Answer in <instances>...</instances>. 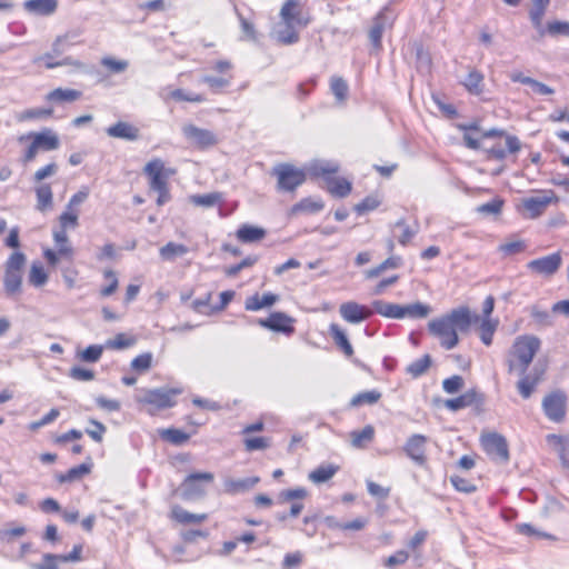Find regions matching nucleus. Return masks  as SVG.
I'll use <instances>...</instances> for the list:
<instances>
[{"label": "nucleus", "mask_w": 569, "mask_h": 569, "mask_svg": "<svg viewBox=\"0 0 569 569\" xmlns=\"http://www.w3.org/2000/svg\"><path fill=\"white\" fill-rule=\"evenodd\" d=\"M29 138H32L33 142L42 150H56L59 147V138L51 129H46L38 133L21 136L19 141H23Z\"/></svg>", "instance_id": "a211bd4d"}, {"label": "nucleus", "mask_w": 569, "mask_h": 569, "mask_svg": "<svg viewBox=\"0 0 569 569\" xmlns=\"http://www.w3.org/2000/svg\"><path fill=\"white\" fill-rule=\"evenodd\" d=\"M307 496V490L305 488H296L283 490L279 493L280 502H288L292 500L303 499Z\"/></svg>", "instance_id": "69168bd1"}, {"label": "nucleus", "mask_w": 569, "mask_h": 569, "mask_svg": "<svg viewBox=\"0 0 569 569\" xmlns=\"http://www.w3.org/2000/svg\"><path fill=\"white\" fill-rule=\"evenodd\" d=\"M465 380L461 376L455 375L442 381V388L447 393H456L463 388Z\"/></svg>", "instance_id": "bf43d9fd"}, {"label": "nucleus", "mask_w": 569, "mask_h": 569, "mask_svg": "<svg viewBox=\"0 0 569 569\" xmlns=\"http://www.w3.org/2000/svg\"><path fill=\"white\" fill-rule=\"evenodd\" d=\"M292 319L283 312H273L267 319H260L259 325L273 331L293 332Z\"/></svg>", "instance_id": "2eb2a0df"}, {"label": "nucleus", "mask_w": 569, "mask_h": 569, "mask_svg": "<svg viewBox=\"0 0 569 569\" xmlns=\"http://www.w3.org/2000/svg\"><path fill=\"white\" fill-rule=\"evenodd\" d=\"M557 200L553 191L545 190L537 196L523 198L521 206L528 212V218L536 219L545 212L550 203L557 202Z\"/></svg>", "instance_id": "6e6552de"}, {"label": "nucleus", "mask_w": 569, "mask_h": 569, "mask_svg": "<svg viewBox=\"0 0 569 569\" xmlns=\"http://www.w3.org/2000/svg\"><path fill=\"white\" fill-rule=\"evenodd\" d=\"M27 532L26 527L23 526H16V527H9V525L4 528H0V541L10 543L16 538L22 537Z\"/></svg>", "instance_id": "8fccbe9b"}, {"label": "nucleus", "mask_w": 569, "mask_h": 569, "mask_svg": "<svg viewBox=\"0 0 569 569\" xmlns=\"http://www.w3.org/2000/svg\"><path fill=\"white\" fill-rule=\"evenodd\" d=\"M532 6L529 10V18L537 30L540 38L545 37V26L542 23L543 17L550 4V0H531Z\"/></svg>", "instance_id": "6ab92c4d"}, {"label": "nucleus", "mask_w": 569, "mask_h": 569, "mask_svg": "<svg viewBox=\"0 0 569 569\" xmlns=\"http://www.w3.org/2000/svg\"><path fill=\"white\" fill-rule=\"evenodd\" d=\"M26 263V256L22 252L16 251L11 253L6 262V270L21 272Z\"/></svg>", "instance_id": "052dcab7"}, {"label": "nucleus", "mask_w": 569, "mask_h": 569, "mask_svg": "<svg viewBox=\"0 0 569 569\" xmlns=\"http://www.w3.org/2000/svg\"><path fill=\"white\" fill-rule=\"evenodd\" d=\"M329 191L338 197H346L351 191V183L346 179H330Z\"/></svg>", "instance_id": "603ef678"}, {"label": "nucleus", "mask_w": 569, "mask_h": 569, "mask_svg": "<svg viewBox=\"0 0 569 569\" xmlns=\"http://www.w3.org/2000/svg\"><path fill=\"white\" fill-rule=\"evenodd\" d=\"M51 114H52L51 109H41V108L28 109L19 114L18 120L24 121V120H30V119L49 118V117H51Z\"/></svg>", "instance_id": "680f3d73"}, {"label": "nucleus", "mask_w": 569, "mask_h": 569, "mask_svg": "<svg viewBox=\"0 0 569 569\" xmlns=\"http://www.w3.org/2000/svg\"><path fill=\"white\" fill-rule=\"evenodd\" d=\"M296 22H283L280 23L274 31L276 39L282 44H292L299 40L298 31L295 28Z\"/></svg>", "instance_id": "393cba45"}, {"label": "nucleus", "mask_w": 569, "mask_h": 569, "mask_svg": "<svg viewBox=\"0 0 569 569\" xmlns=\"http://www.w3.org/2000/svg\"><path fill=\"white\" fill-rule=\"evenodd\" d=\"M171 516L174 520L180 523H201L207 520L208 516L206 513H191L180 506H174L171 509Z\"/></svg>", "instance_id": "cd10ccee"}, {"label": "nucleus", "mask_w": 569, "mask_h": 569, "mask_svg": "<svg viewBox=\"0 0 569 569\" xmlns=\"http://www.w3.org/2000/svg\"><path fill=\"white\" fill-rule=\"evenodd\" d=\"M372 313L390 318V319H403L402 306L398 303L386 302L383 300H375L371 305Z\"/></svg>", "instance_id": "4be33fe9"}, {"label": "nucleus", "mask_w": 569, "mask_h": 569, "mask_svg": "<svg viewBox=\"0 0 569 569\" xmlns=\"http://www.w3.org/2000/svg\"><path fill=\"white\" fill-rule=\"evenodd\" d=\"M330 88L338 101L342 102L347 99L348 84L342 78L333 77L330 82Z\"/></svg>", "instance_id": "5fc2aeb1"}, {"label": "nucleus", "mask_w": 569, "mask_h": 569, "mask_svg": "<svg viewBox=\"0 0 569 569\" xmlns=\"http://www.w3.org/2000/svg\"><path fill=\"white\" fill-rule=\"evenodd\" d=\"M47 281L48 274L46 273L43 267L39 263H32L29 273V282L34 287H41Z\"/></svg>", "instance_id": "864d4df0"}, {"label": "nucleus", "mask_w": 569, "mask_h": 569, "mask_svg": "<svg viewBox=\"0 0 569 569\" xmlns=\"http://www.w3.org/2000/svg\"><path fill=\"white\" fill-rule=\"evenodd\" d=\"M426 443L427 437L422 435H413L406 442L403 450L417 465L423 466L427 460Z\"/></svg>", "instance_id": "4468645a"}, {"label": "nucleus", "mask_w": 569, "mask_h": 569, "mask_svg": "<svg viewBox=\"0 0 569 569\" xmlns=\"http://www.w3.org/2000/svg\"><path fill=\"white\" fill-rule=\"evenodd\" d=\"M431 308L422 302L402 306L403 318L422 319L429 316Z\"/></svg>", "instance_id": "4c0bfd02"}, {"label": "nucleus", "mask_w": 569, "mask_h": 569, "mask_svg": "<svg viewBox=\"0 0 569 569\" xmlns=\"http://www.w3.org/2000/svg\"><path fill=\"white\" fill-rule=\"evenodd\" d=\"M351 443L356 448H363L372 441L375 437V428L370 425L362 430L351 432Z\"/></svg>", "instance_id": "e433bc0d"}, {"label": "nucleus", "mask_w": 569, "mask_h": 569, "mask_svg": "<svg viewBox=\"0 0 569 569\" xmlns=\"http://www.w3.org/2000/svg\"><path fill=\"white\" fill-rule=\"evenodd\" d=\"M567 401L563 390L557 389L547 393L541 403L546 417L552 422H562L567 415Z\"/></svg>", "instance_id": "20e7f679"}, {"label": "nucleus", "mask_w": 569, "mask_h": 569, "mask_svg": "<svg viewBox=\"0 0 569 569\" xmlns=\"http://www.w3.org/2000/svg\"><path fill=\"white\" fill-rule=\"evenodd\" d=\"M214 479L211 472H194L189 475L181 485L182 498L191 500L200 498L206 493L202 483H211Z\"/></svg>", "instance_id": "0eeeda50"}, {"label": "nucleus", "mask_w": 569, "mask_h": 569, "mask_svg": "<svg viewBox=\"0 0 569 569\" xmlns=\"http://www.w3.org/2000/svg\"><path fill=\"white\" fill-rule=\"evenodd\" d=\"M278 300L279 296L271 292L263 293L262 296L253 295L246 299L244 308L248 311H258L273 306Z\"/></svg>", "instance_id": "5701e85b"}, {"label": "nucleus", "mask_w": 569, "mask_h": 569, "mask_svg": "<svg viewBox=\"0 0 569 569\" xmlns=\"http://www.w3.org/2000/svg\"><path fill=\"white\" fill-rule=\"evenodd\" d=\"M23 8L34 16H51L57 11L58 0H26Z\"/></svg>", "instance_id": "aec40b11"}, {"label": "nucleus", "mask_w": 569, "mask_h": 569, "mask_svg": "<svg viewBox=\"0 0 569 569\" xmlns=\"http://www.w3.org/2000/svg\"><path fill=\"white\" fill-rule=\"evenodd\" d=\"M402 264V259L398 256H391L388 259H386L383 262H381L379 266L371 268L366 271V277L368 279L377 278L382 272L389 270V269H397Z\"/></svg>", "instance_id": "f704fd0d"}, {"label": "nucleus", "mask_w": 569, "mask_h": 569, "mask_svg": "<svg viewBox=\"0 0 569 569\" xmlns=\"http://www.w3.org/2000/svg\"><path fill=\"white\" fill-rule=\"evenodd\" d=\"M431 358L429 355H425L421 358L412 361L407 367V372L411 375L413 378L422 376L430 367Z\"/></svg>", "instance_id": "c03bdc74"}, {"label": "nucleus", "mask_w": 569, "mask_h": 569, "mask_svg": "<svg viewBox=\"0 0 569 569\" xmlns=\"http://www.w3.org/2000/svg\"><path fill=\"white\" fill-rule=\"evenodd\" d=\"M143 172L149 178L150 189L156 191L168 186V180L176 173V170L166 168L164 162L156 158L144 166Z\"/></svg>", "instance_id": "39448f33"}, {"label": "nucleus", "mask_w": 569, "mask_h": 569, "mask_svg": "<svg viewBox=\"0 0 569 569\" xmlns=\"http://www.w3.org/2000/svg\"><path fill=\"white\" fill-rule=\"evenodd\" d=\"M34 191L37 197V210L44 212L51 209L53 204V193L50 184L41 183Z\"/></svg>", "instance_id": "a878e982"}, {"label": "nucleus", "mask_w": 569, "mask_h": 569, "mask_svg": "<svg viewBox=\"0 0 569 569\" xmlns=\"http://www.w3.org/2000/svg\"><path fill=\"white\" fill-rule=\"evenodd\" d=\"M267 234V231L261 227L251 224H242L237 230V238L243 243H253L261 241Z\"/></svg>", "instance_id": "b1692460"}, {"label": "nucleus", "mask_w": 569, "mask_h": 569, "mask_svg": "<svg viewBox=\"0 0 569 569\" xmlns=\"http://www.w3.org/2000/svg\"><path fill=\"white\" fill-rule=\"evenodd\" d=\"M545 367L536 365L529 373L520 375L517 389L522 398L528 399L535 391L537 385L542 380Z\"/></svg>", "instance_id": "ddd939ff"}, {"label": "nucleus", "mask_w": 569, "mask_h": 569, "mask_svg": "<svg viewBox=\"0 0 569 569\" xmlns=\"http://www.w3.org/2000/svg\"><path fill=\"white\" fill-rule=\"evenodd\" d=\"M337 471L338 467L333 465H321L310 472L309 479L315 483H322L331 479Z\"/></svg>", "instance_id": "c9c22d12"}, {"label": "nucleus", "mask_w": 569, "mask_h": 569, "mask_svg": "<svg viewBox=\"0 0 569 569\" xmlns=\"http://www.w3.org/2000/svg\"><path fill=\"white\" fill-rule=\"evenodd\" d=\"M106 132L111 138H118L128 141H136L140 137L139 128L126 121H118L116 124L107 128Z\"/></svg>", "instance_id": "f3484780"}, {"label": "nucleus", "mask_w": 569, "mask_h": 569, "mask_svg": "<svg viewBox=\"0 0 569 569\" xmlns=\"http://www.w3.org/2000/svg\"><path fill=\"white\" fill-rule=\"evenodd\" d=\"M380 397H381V393L376 390L365 391V392H361V393H358L357 396H355L351 399L350 405L352 407H359L362 405H373L380 399Z\"/></svg>", "instance_id": "09e8293b"}, {"label": "nucleus", "mask_w": 569, "mask_h": 569, "mask_svg": "<svg viewBox=\"0 0 569 569\" xmlns=\"http://www.w3.org/2000/svg\"><path fill=\"white\" fill-rule=\"evenodd\" d=\"M308 170L315 177H325L336 173L339 170V166L331 161H315L310 163Z\"/></svg>", "instance_id": "58836bf2"}, {"label": "nucleus", "mask_w": 569, "mask_h": 569, "mask_svg": "<svg viewBox=\"0 0 569 569\" xmlns=\"http://www.w3.org/2000/svg\"><path fill=\"white\" fill-rule=\"evenodd\" d=\"M53 239L58 247L59 254L71 259L73 256V248L69 243L67 232L64 230L54 231Z\"/></svg>", "instance_id": "ea45409f"}, {"label": "nucleus", "mask_w": 569, "mask_h": 569, "mask_svg": "<svg viewBox=\"0 0 569 569\" xmlns=\"http://www.w3.org/2000/svg\"><path fill=\"white\" fill-rule=\"evenodd\" d=\"M546 34L551 37H569V22L560 20L549 21L545 26V36Z\"/></svg>", "instance_id": "a18cd8bd"}, {"label": "nucleus", "mask_w": 569, "mask_h": 569, "mask_svg": "<svg viewBox=\"0 0 569 569\" xmlns=\"http://www.w3.org/2000/svg\"><path fill=\"white\" fill-rule=\"evenodd\" d=\"M161 437L173 445H182L189 439V435L182 430L173 428L162 430Z\"/></svg>", "instance_id": "4d7b16f0"}, {"label": "nucleus", "mask_w": 569, "mask_h": 569, "mask_svg": "<svg viewBox=\"0 0 569 569\" xmlns=\"http://www.w3.org/2000/svg\"><path fill=\"white\" fill-rule=\"evenodd\" d=\"M562 258L559 252L551 253L549 256L531 260L527 263V268L537 274L543 277L553 276L560 268Z\"/></svg>", "instance_id": "9b49d317"}, {"label": "nucleus", "mask_w": 569, "mask_h": 569, "mask_svg": "<svg viewBox=\"0 0 569 569\" xmlns=\"http://www.w3.org/2000/svg\"><path fill=\"white\" fill-rule=\"evenodd\" d=\"M547 440L549 443L557 446V451L560 458V461L563 467H569V437H562L557 435L547 436Z\"/></svg>", "instance_id": "c85d7f7f"}, {"label": "nucleus", "mask_w": 569, "mask_h": 569, "mask_svg": "<svg viewBox=\"0 0 569 569\" xmlns=\"http://www.w3.org/2000/svg\"><path fill=\"white\" fill-rule=\"evenodd\" d=\"M471 325L468 308L453 309L446 316L436 318L428 323L429 332L439 339L446 350L453 349L458 342V331H467Z\"/></svg>", "instance_id": "f257e3e1"}, {"label": "nucleus", "mask_w": 569, "mask_h": 569, "mask_svg": "<svg viewBox=\"0 0 569 569\" xmlns=\"http://www.w3.org/2000/svg\"><path fill=\"white\" fill-rule=\"evenodd\" d=\"M101 64L108 68L110 71L119 73L124 71L128 68V61L126 60H116L110 57H106L101 60Z\"/></svg>", "instance_id": "338daca9"}, {"label": "nucleus", "mask_w": 569, "mask_h": 569, "mask_svg": "<svg viewBox=\"0 0 569 569\" xmlns=\"http://www.w3.org/2000/svg\"><path fill=\"white\" fill-rule=\"evenodd\" d=\"M260 481L259 477H248L242 479L226 478L223 480L224 492L237 495L252 489Z\"/></svg>", "instance_id": "412c9836"}, {"label": "nucleus", "mask_w": 569, "mask_h": 569, "mask_svg": "<svg viewBox=\"0 0 569 569\" xmlns=\"http://www.w3.org/2000/svg\"><path fill=\"white\" fill-rule=\"evenodd\" d=\"M247 451L263 450L270 446V441L264 437L246 438L243 440Z\"/></svg>", "instance_id": "0e129e2a"}, {"label": "nucleus", "mask_w": 569, "mask_h": 569, "mask_svg": "<svg viewBox=\"0 0 569 569\" xmlns=\"http://www.w3.org/2000/svg\"><path fill=\"white\" fill-rule=\"evenodd\" d=\"M380 201L375 197H367L361 202L356 204L355 210L359 214H363L368 211L375 210L379 207Z\"/></svg>", "instance_id": "774afa93"}, {"label": "nucleus", "mask_w": 569, "mask_h": 569, "mask_svg": "<svg viewBox=\"0 0 569 569\" xmlns=\"http://www.w3.org/2000/svg\"><path fill=\"white\" fill-rule=\"evenodd\" d=\"M181 393L180 389H140L136 395V401L141 405L150 406L149 412L152 413V409L162 410L171 408L176 405L174 398Z\"/></svg>", "instance_id": "7ed1b4c3"}, {"label": "nucleus", "mask_w": 569, "mask_h": 569, "mask_svg": "<svg viewBox=\"0 0 569 569\" xmlns=\"http://www.w3.org/2000/svg\"><path fill=\"white\" fill-rule=\"evenodd\" d=\"M298 0H287L280 11V16L283 22H296L299 26H306L308 21H303L300 18V11L298 10Z\"/></svg>", "instance_id": "bb28decb"}, {"label": "nucleus", "mask_w": 569, "mask_h": 569, "mask_svg": "<svg viewBox=\"0 0 569 569\" xmlns=\"http://www.w3.org/2000/svg\"><path fill=\"white\" fill-rule=\"evenodd\" d=\"M339 313L343 320L350 323H359L372 316L371 308L356 301L343 302L339 307Z\"/></svg>", "instance_id": "f8f14e48"}, {"label": "nucleus", "mask_w": 569, "mask_h": 569, "mask_svg": "<svg viewBox=\"0 0 569 569\" xmlns=\"http://www.w3.org/2000/svg\"><path fill=\"white\" fill-rule=\"evenodd\" d=\"M82 96L81 91L74 90V89H63V88H57L49 92L46 97L48 101L52 102H72L78 99H80Z\"/></svg>", "instance_id": "2f4dec72"}, {"label": "nucleus", "mask_w": 569, "mask_h": 569, "mask_svg": "<svg viewBox=\"0 0 569 569\" xmlns=\"http://www.w3.org/2000/svg\"><path fill=\"white\" fill-rule=\"evenodd\" d=\"M498 327V320L483 318L480 325V339L486 346H490L492 337Z\"/></svg>", "instance_id": "37998d69"}, {"label": "nucleus", "mask_w": 569, "mask_h": 569, "mask_svg": "<svg viewBox=\"0 0 569 569\" xmlns=\"http://www.w3.org/2000/svg\"><path fill=\"white\" fill-rule=\"evenodd\" d=\"M152 358L151 352L141 353L131 361V368L140 373L146 372L151 368Z\"/></svg>", "instance_id": "6e6d98bb"}, {"label": "nucleus", "mask_w": 569, "mask_h": 569, "mask_svg": "<svg viewBox=\"0 0 569 569\" xmlns=\"http://www.w3.org/2000/svg\"><path fill=\"white\" fill-rule=\"evenodd\" d=\"M182 133L188 142L197 148H208L217 144L216 134L207 129L199 128L194 124H186L182 127Z\"/></svg>", "instance_id": "9d476101"}, {"label": "nucleus", "mask_w": 569, "mask_h": 569, "mask_svg": "<svg viewBox=\"0 0 569 569\" xmlns=\"http://www.w3.org/2000/svg\"><path fill=\"white\" fill-rule=\"evenodd\" d=\"M221 199H222V196L219 192H211V193H206V194H193L190 197V201L194 206L206 207V208H211V207L216 206L217 203H219L221 201Z\"/></svg>", "instance_id": "79ce46f5"}, {"label": "nucleus", "mask_w": 569, "mask_h": 569, "mask_svg": "<svg viewBox=\"0 0 569 569\" xmlns=\"http://www.w3.org/2000/svg\"><path fill=\"white\" fill-rule=\"evenodd\" d=\"M189 252V248L182 243L168 242L161 247L159 254L164 261H173L178 257H182Z\"/></svg>", "instance_id": "7c9ffc66"}, {"label": "nucleus", "mask_w": 569, "mask_h": 569, "mask_svg": "<svg viewBox=\"0 0 569 569\" xmlns=\"http://www.w3.org/2000/svg\"><path fill=\"white\" fill-rule=\"evenodd\" d=\"M481 443L490 458L499 463H507L509 460V448L503 436L492 432L481 437Z\"/></svg>", "instance_id": "423d86ee"}, {"label": "nucleus", "mask_w": 569, "mask_h": 569, "mask_svg": "<svg viewBox=\"0 0 569 569\" xmlns=\"http://www.w3.org/2000/svg\"><path fill=\"white\" fill-rule=\"evenodd\" d=\"M102 352V346L91 345L80 353V359L84 362H97L101 358Z\"/></svg>", "instance_id": "13d9d810"}, {"label": "nucleus", "mask_w": 569, "mask_h": 569, "mask_svg": "<svg viewBox=\"0 0 569 569\" xmlns=\"http://www.w3.org/2000/svg\"><path fill=\"white\" fill-rule=\"evenodd\" d=\"M330 335L335 343L343 351L347 357L353 355V348L348 340L346 332L336 323L330 326Z\"/></svg>", "instance_id": "c756f323"}, {"label": "nucleus", "mask_w": 569, "mask_h": 569, "mask_svg": "<svg viewBox=\"0 0 569 569\" xmlns=\"http://www.w3.org/2000/svg\"><path fill=\"white\" fill-rule=\"evenodd\" d=\"M322 209H323V202L321 200H315L312 198H305L291 208L290 214L295 216L300 212L316 213V212L321 211Z\"/></svg>", "instance_id": "473e14b6"}, {"label": "nucleus", "mask_w": 569, "mask_h": 569, "mask_svg": "<svg viewBox=\"0 0 569 569\" xmlns=\"http://www.w3.org/2000/svg\"><path fill=\"white\" fill-rule=\"evenodd\" d=\"M278 177V186L286 191H293L297 187L302 184L306 180V174L302 170L295 168L291 164H280L274 169Z\"/></svg>", "instance_id": "1a4fd4ad"}, {"label": "nucleus", "mask_w": 569, "mask_h": 569, "mask_svg": "<svg viewBox=\"0 0 569 569\" xmlns=\"http://www.w3.org/2000/svg\"><path fill=\"white\" fill-rule=\"evenodd\" d=\"M539 349L540 340L537 337H517L506 357L508 372L525 375Z\"/></svg>", "instance_id": "f03ea898"}, {"label": "nucleus", "mask_w": 569, "mask_h": 569, "mask_svg": "<svg viewBox=\"0 0 569 569\" xmlns=\"http://www.w3.org/2000/svg\"><path fill=\"white\" fill-rule=\"evenodd\" d=\"M477 397L476 391H467L463 395L455 398V399H448L445 401V406L447 409L451 411H457L463 408H467L475 403Z\"/></svg>", "instance_id": "72a5a7b5"}, {"label": "nucleus", "mask_w": 569, "mask_h": 569, "mask_svg": "<svg viewBox=\"0 0 569 569\" xmlns=\"http://www.w3.org/2000/svg\"><path fill=\"white\" fill-rule=\"evenodd\" d=\"M21 272L6 270L4 273V288L9 295H13L20 291L21 287Z\"/></svg>", "instance_id": "49530a36"}, {"label": "nucleus", "mask_w": 569, "mask_h": 569, "mask_svg": "<svg viewBox=\"0 0 569 569\" xmlns=\"http://www.w3.org/2000/svg\"><path fill=\"white\" fill-rule=\"evenodd\" d=\"M79 211L67 209L60 214V230L67 232L68 229H74L78 226Z\"/></svg>", "instance_id": "de8ad7c7"}, {"label": "nucleus", "mask_w": 569, "mask_h": 569, "mask_svg": "<svg viewBox=\"0 0 569 569\" xmlns=\"http://www.w3.org/2000/svg\"><path fill=\"white\" fill-rule=\"evenodd\" d=\"M90 472V465L81 463L77 467H73L69 469L66 473H61L58 476V481L63 482H72L80 478H82L84 475Z\"/></svg>", "instance_id": "a19ab883"}, {"label": "nucleus", "mask_w": 569, "mask_h": 569, "mask_svg": "<svg viewBox=\"0 0 569 569\" xmlns=\"http://www.w3.org/2000/svg\"><path fill=\"white\" fill-rule=\"evenodd\" d=\"M61 555L46 553L40 563L33 565V569H59Z\"/></svg>", "instance_id": "e2e57ef3"}, {"label": "nucleus", "mask_w": 569, "mask_h": 569, "mask_svg": "<svg viewBox=\"0 0 569 569\" xmlns=\"http://www.w3.org/2000/svg\"><path fill=\"white\" fill-rule=\"evenodd\" d=\"M483 76L478 71H470L463 84L469 92L479 94L481 92Z\"/></svg>", "instance_id": "3c124183"}, {"label": "nucleus", "mask_w": 569, "mask_h": 569, "mask_svg": "<svg viewBox=\"0 0 569 569\" xmlns=\"http://www.w3.org/2000/svg\"><path fill=\"white\" fill-rule=\"evenodd\" d=\"M388 13V8H383L373 19L372 27L369 30V39L375 48L381 47L382 33L386 27L391 24V18Z\"/></svg>", "instance_id": "dca6fc26"}]
</instances>
